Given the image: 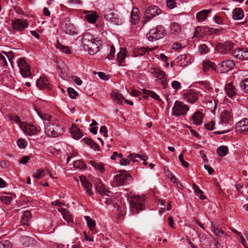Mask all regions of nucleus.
<instances>
[{"mask_svg":"<svg viewBox=\"0 0 248 248\" xmlns=\"http://www.w3.org/2000/svg\"><path fill=\"white\" fill-rule=\"evenodd\" d=\"M89 163L95 169H97L100 172L103 173L105 171L104 165L99 162H95L94 161L91 160Z\"/></svg>","mask_w":248,"mask_h":248,"instance_id":"c9c22d12","label":"nucleus"},{"mask_svg":"<svg viewBox=\"0 0 248 248\" xmlns=\"http://www.w3.org/2000/svg\"><path fill=\"white\" fill-rule=\"evenodd\" d=\"M29 25V21L25 19H16L12 22L13 28L18 31H23Z\"/></svg>","mask_w":248,"mask_h":248,"instance_id":"f8f14e48","label":"nucleus"},{"mask_svg":"<svg viewBox=\"0 0 248 248\" xmlns=\"http://www.w3.org/2000/svg\"><path fill=\"white\" fill-rule=\"evenodd\" d=\"M232 55L239 60L248 59V48H237L232 52Z\"/></svg>","mask_w":248,"mask_h":248,"instance_id":"4468645a","label":"nucleus"},{"mask_svg":"<svg viewBox=\"0 0 248 248\" xmlns=\"http://www.w3.org/2000/svg\"><path fill=\"white\" fill-rule=\"evenodd\" d=\"M170 30L172 34L178 33L181 31V26L178 23L173 22L170 26Z\"/></svg>","mask_w":248,"mask_h":248,"instance_id":"e433bc0d","label":"nucleus"},{"mask_svg":"<svg viewBox=\"0 0 248 248\" xmlns=\"http://www.w3.org/2000/svg\"><path fill=\"white\" fill-rule=\"evenodd\" d=\"M199 50L201 54H205L208 52L209 49L205 44H202L199 47Z\"/></svg>","mask_w":248,"mask_h":248,"instance_id":"4d7b16f0","label":"nucleus"},{"mask_svg":"<svg viewBox=\"0 0 248 248\" xmlns=\"http://www.w3.org/2000/svg\"><path fill=\"white\" fill-rule=\"evenodd\" d=\"M20 127L25 133L29 135H32L37 131V128L32 125L27 124L26 123L20 124Z\"/></svg>","mask_w":248,"mask_h":248,"instance_id":"a211bd4d","label":"nucleus"},{"mask_svg":"<svg viewBox=\"0 0 248 248\" xmlns=\"http://www.w3.org/2000/svg\"><path fill=\"white\" fill-rule=\"evenodd\" d=\"M211 231L215 235L219 237L227 235V234L219 227V225L217 223H212Z\"/></svg>","mask_w":248,"mask_h":248,"instance_id":"aec40b11","label":"nucleus"},{"mask_svg":"<svg viewBox=\"0 0 248 248\" xmlns=\"http://www.w3.org/2000/svg\"><path fill=\"white\" fill-rule=\"evenodd\" d=\"M37 87L40 90L44 89H49L50 84L46 78L41 77L36 81Z\"/></svg>","mask_w":248,"mask_h":248,"instance_id":"412c9836","label":"nucleus"},{"mask_svg":"<svg viewBox=\"0 0 248 248\" xmlns=\"http://www.w3.org/2000/svg\"><path fill=\"white\" fill-rule=\"evenodd\" d=\"M58 211L61 213L62 215L63 218L68 222H71L73 221V218L71 215L70 214L69 211L64 208H59Z\"/></svg>","mask_w":248,"mask_h":248,"instance_id":"c756f323","label":"nucleus"},{"mask_svg":"<svg viewBox=\"0 0 248 248\" xmlns=\"http://www.w3.org/2000/svg\"><path fill=\"white\" fill-rule=\"evenodd\" d=\"M225 89L229 97L232 98L236 95L235 88L232 85V82L226 84Z\"/></svg>","mask_w":248,"mask_h":248,"instance_id":"bb28decb","label":"nucleus"},{"mask_svg":"<svg viewBox=\"0 0 248 248\" xmlns=\"http://www.w3.org/2000/svg\"><path fill=\"white\" fill-rule=\"evenodd\" d=\"M234 44L229 41L222 43H218L217 46L216 50L217 52L225 54L229 53L233 48Z\"/></svg>","mask_w":248,"mask_h":248,"instance_id":"9b49d317","label":"nucleus"},{"mask_svg":"<svg viewBox=\"0 0 248 248\" xmlns=\"http://www.w3.org/2000/svg\"><path fill=\"white\" fill-rule=\"evenodd\" d=\"M32 216L29 210L25 211L22 217L21 223L23 225H29V221L31 218Z\"/></svg>","mask_w":248,"mask_h":248,"instance_id":"c85d7f7f","label":"nucleus"},{"mask_svg":"<svg viewBox=\"0 0 248 248\" xmlns=\"http://www.w3.org/2000/svg\"><path fill=\"white\" fill-rule=\"evenodd\" d=\"M102 42L97 38H95L88 32L83 34L81 39V45L85 50L93 55L99 51V46H101Z\"/></svg>","mask_w":248,"mask_h":248,"instance_id":"f257e3e1","label":"nucleus"},{"mask_svg":"<svg viewBox=\"0 0 248 248\" xmlns=\"http://www.w3.org/2000/svg\"><path fill=\"white\" fill-rule=\"evenodd\" d=\"M17 144L18 147L20 148H24L26 147V142L25 140L23 139H18L17 140Z\"/></svg>","mask_w":248,"mask_h":248,"instance_id":"bf43d9fd","label":"nucleus"},{"mask_svg":"<svg viewBox=\"0 0 248 248\" xmlns=\"http://www.w3.org/2000/svg\"><path fill=\"white\" fill-rule=\"evenodd\" d=\"M104 18L113 25H120L123 23L122 18L116 12L112 11H105Z\"/></svg>","mask_w":248,"mask_h":248,"instance_id":"39448f33","label":"nucleus"},{"mask_svg":"<svg viewBox=\"0 0 248 248\" xmlns=\"http://www.w3.org/2000/svg\"><path fill=\"white\" fill-rule=\"evenodd\" d=\"M211 10H203L199 12L196 14L197 20L199 22L203 21L207 17V15L210 13Z\"/></svg>","mask_w":248,"mask_h":248,"instance_id":"2f4dec72","label":"nucleus"},{"mask_svg":"<svg viewBox=\"0 0 248 248\" xmlns=\"http://www.w3.org/2000/svg\"><path fill=\"white\" fill-rule=\"evenodd\" d=\"M139 13V10L138 8H133L131 13V22L132 24L135 25L139 23L140 21Z\"/></svg>","mask_w":248,"mask_h":248,"instance_id":"cd10ccee","label":"nucleus"},{"mask_svg":"<svg viewBox=\"0 0 248 248\" xmlns=\"http://www.w3.org/2000/svg\"><path fill=\"white\" fill-rule=\"evenodd\" d=\"M179 159L180 161L181 162L183 166L185 167H188L189 164L188 163L185 161L183 159V155L182 154H180L179 155Z\"/></svg>","mask_w":248,"mask_h":248,"instance_id":"0e129e2a","label":"nucleus"},{"mask_svg":"<svg viewBox=\"0 0 248 248\" xmlns=\"http://www.w3.org/2000/svg\"><path fill=\"white\" fill-rule=\"evenodd\" d=\"M46 134L50 137H57L63 134L64 129L58 124H48L45 127Z\"/></svg>","mask_w":248,"mask_h":248,"instance_id":"7ed1b4c3","label":"nucleus"},{"mask_svg":"<svg viewBox=\"0 0 248 248\" xmlns=\"http://www.w3.org/2000/svg\"><path fill=\"white\" fill-rule=\"evenodd\" d=\"M0 166L2 168L6 169L9 167V163L8 161L3 160L0 162Z\"/></svg>","mask_w":248,"mask_h":248,"instance_id":"69168bd1","label":"nucleus"},{"mask_svg":"<svg viewBox=\"0 0 248 248\" xmlns=\"http://www.w3.org/2000/svg\"><path fill=\"white\" fill-rule=\"evenodd\" d=\"M37 113L39 115V116L42 119L44 120L49 121L51 120V119L52 118V116L51 115L47 114V113H44L42 114L39 112H37Z\"/></svg>","mask_w":248,"mask_h":248,"instance_id":"09e8293b","label":"nucleus"},{"mask_svg":"<svg viewBox=\"0 0 248 248\" xmlns=\"http://www.w3.org/2000/svg\"><path fill=\"white\" fill-rule=\"evenodd\" d=\"M151 74L156 78L157 80H160V83L163 86L164 89L167 86V76L165 72L161 69L154 67L151 69Z\"/></svg>","mask_w":248,"mask_h":248,"instance_id":"423d86ee","label":"nucleus"},{"mask_svg":"<svg viewBox=\"0 0 248 248\" xmlns=\"http://www.w3.org/2000/svg\"><path fill=\"white\" fill-rule=\"evenodd\" d=\"M19 72L24 78L29 77L31 76V67L29 64L22 58H19L17 61Z\"/></svg>","mask_w":248,"mask_h":248,"instance_id":"0eeeda50","label":"nucleus"},{"mask_svg":"<svg viewBox=\"0 0 248 248\" xmlns=\"http://www.w3.org/2000/svg\"><path fill=\"white\" fill-rule=\"evenodd\" d=\"M62 31L65 34L69 35H75L78 33L77 30L75 29L73 24L69 21L62 23L61 25Z\"/></svg>","mask_w":248,"mask_h":248,"instance_id":"ddd939ff","label":"nucleus"},{"mask_svg":"<svg viewBox=\"0 0 248 248\" xmlns=\"http://www.w3.org/2000/svg\"><path fill=\"white\" fill-rule=\"evenodd\" d=\"M128 157L130 161H132L134 162L136 161V160L134 159V158H140L142 160H146L147 159V156H146L145 155H140L135 153L131 154L129 155Z\"/></svg>","mask_w":248,"mask_h":248,"instance_id":"ea45409f","label":"nucleus"},{"mask_svg":"<svg viewBox=\"0 0 248 248\" xmlns=\"http://www.w3.org/2000/svg\"><path fill=\"white\" fill-rule=\"evenodd\" d=\"M176 2L174 0H167V5L170 9H173L176 6Z\"/></svg>","mask_w":248,"mask_h":248,"instance_id":"13d9d810","label":"nucleus"},{"mask_svg":"<svg viewBox=\"0 0 248 248\" xmlns=\"http://www.w3.org/2000/svg\"><path fill=\"white\" fill-rule=\"evenodd\" d=\"M45 175V170L43 169H40L38 170L37 172L34 173L33 177L37 179H40Z\"/></svg>","mask_w":248,"mask_h":248,"instance_id":"49530a36","label":"nucleus"},{"mask_svg":"<svg viewBox=\"0 0 248 248\" xmlns=\"http://www.w3.org/2000/svg\"><path fill=\"white\" fill-rule=\"evenodd\" d=\"M74 166L75 168H78L81 170H83L86 168V165L80 160H78L77 161H75L74 162Z\"/></svg>","mask_w":248,"mask_h":248,"instance_id":"a18cd8bd","label":"nucleus"},{"mask_svg":"<svg viewBox=\"0 0 248 248\" xmlns=\"http://www.w3.org/2000/svg\"><path fill=\"white\" fill-rule=\"evenodd\" d=\"M236 128L240 132L248 131V119H243L236 124Z\"/></svg>","mask_w":248,"mask_h":248,"instance_id":"4be33fe9","label":"nucleus"},{"mask_svg":"<svg viewBox=\"0 0 248 248\" xmlns=\"http://www.w3.org/2000/svg\"><path fill=\"white\" fill-rule=\"evenodd\" d=\"M213 65L214 63L210 61L203 62L202 64L203 72L204 73H207L210 70V68L215 69Z\"/></svg>","mask_w":248,"mask_h":248,"instance_id":"58836bf2","label":"nucleus"},{"mask_svg":"<svg viewBox=\"0 0 248 248\" xmlns=\"http://www.w3.org/2000/svg\"><path fill=\"white\" fill-rule=\"evenodd\" d=\"M244 17V12L239 8H235L232 11V18L234 20H240Z\"/></svg>","mask_w":248,"mask_h":248,"instance_id":"72a5a7b5","label":"nucleus"},{"mask_svg":"<svg viewBox=\"0 0 248 248\" xmlns=\"http://www.w3.org/2000/svg\"><path fill=\"white\" fill-rule=\"evenodd\" d=\"M56 47L58 49L61 50L62 52L65 53V54H70L71 51L69 49V47L64 46H63L62 44H60V43L58 42L57 44L56 45Z\"/></svg>","mask_w":248,"mask_h":248,"instance_id":"37998d69","label":"nucleus"},{"mask_svg":"<svg viewBox=\"0 0 248 248\" xmlns=\"http://www.w3.org/2000/svg\"><path fill=\"white\" fill-rule=\"evenodd\" d=\"M127 56V51L125 48H121L117 56V60L120 66L124 62L125 59Z\"/></svg>","mask_w":248,"mask_h":248,"instance_id":"a878e982","label":"nucleus"},{"mask_svg":"<svg viewBox=\"0 0 248 248\" xmlns=\"http://www.w3.org/2000/svg\"><path fill=\"white\" fill-rule=\"evenodd\" d=\"M70 130L73 138L76 140L80 139L83 136L81 130L75 124H72Z\"/></svg>","mask_w":248,"mask_h":248,"instance_id":"393cba45","label":"nucleus"},{"mask_svg":"<svg viewBox=\"0 0 248 248\" xmlns=\"http://www.w3.org/2000/svg\"><path fill=\"white\" fill-rule=\"evenodd\" d=\"M165 35L166 32L164 27L158 26L150 31L147 37L150 41H154L163 38Z\"/></svg>","mask_w":248,"mask_h":248,"instance_id":"20e7f679","label":"nucleus"},{"mask_svg":"<svg viewBox=\"0 0 248 248\" xmlns=\"http://www.w3.org/2000/svg\"><path fill=\"white\" fill-rule=\"evenodd\" d=\"M30 157L29 156H24L20 160V163L23 164H26L30 160Z\"/></svg>","mask_w":248,"mask_h":248,"instance_id":"338daca9","label":"nucleus"},{"mask_svg":"<svg viewBox=\"0 0 248 248\" xmlns=\"http://www.w3.org/2000/svg\"><path fill=\"white\" fill-rule=\"evenodd\" d=\"M9 119L10 120L13 121L15 123L19 124L20 123H23L21 122L20 119L18 116L12 114L9 115Z\"/></svg>","mask_w":248,"mask_h":248,"instance_id":"603ef678","label":"nucleus"},{"mask_svg":"<svg viewBox=\"0 0 248 248\" xmlns=\"http://www.w3.org/2000/svg\"><path fill=\"white\" fill-rule=\"evenodd\" d=\"M94 185L97 192L100 195L102 196H104V195L108 196V193H111L110 191L108 190L105 188L104 185L99 179H95Z\"/></svg>","mask_w":248,"mask_h":248,"instance_id":"2eb2a0df","label":"nucleus"},{"mask_svg":"<svg viewBox=\"0 0 248 248\" xmlns=\"http://www.w3.org/2000/svg\"><path fill=\"white\" fill-rule=\"evenodd\" d=\"M115 53V49L114 46L113 45H111L110 46V50L109 54L107 56L106 58L108 60H111L114 57V54Z\"/></svg>","mask_w":248,"mask_h":248,"instance_id":"3c124183","label":"nucleus"},{"mask_svg":"<svg viewBox=\"0 0 248 248\" xmlns=\"http://www.w3.org/2000/svg\"><path fill=\"white\" fill-rule=\"evenodd\" d=\"M85 218L87 221L88 226L89 227L90 230H93L95 227V222L94 220L92 219L90 217L85 216Z\"/></svg>","mask_w":248,"mask_h":248,"instance_id":"79ce46f5","label":"nucleus"},{"mask_svg":"<svg viewBox=\"0 0 248 248\" xmlns=\"http://www.w3.org/2000/svg\"><path fill=\"white\" fill-rule=\"evenodd\" d=\"M80 180L82 186L84 187V190L86 191V194L89 196H91L93 194L92 190V185L90 182L87 180L86 178L84 176L80 177Z\"/></svg>","mask_w":248,"mask_h":248,"instance_id":"f3484780","label":"nucleus"},{"mask_svg":"<svg viewBox=\"0 0 248 248\" xmlns=\"http://www.w3.org/2000/svg\"><path fill=\"white\" fill-rule=\"evenodd\" d=\"M172 87L175 90H178L181 87V84L177 81H173L171 83Z\"/></svg>","mask_w":248,"mask_h":248,"instance_id":"e2e57ef3","label":"nucleus"},{"mask_svg":"<svg viewBox=\"0 0 248 248\" xmlns=\"http://www.w3.org/2000/svg\"><path fill=\"white\" fill-rule=\"evenodd\" d=\"M217 152L220 156H224L228 152V148L227 146H221L217 149Z\"/></svg>","mask_w":248,"mask_h":248,"instance_id":"a19ab883","label":"nucleus"},{"mask_svg":"<svg viewBox=\"0 0 248 248\" xmlns=\"http://www.w3.org/2000/svg\"><path fill=\"white\" fill-rule=\"evenodd\" d=\"M111 97L113 101L117 104L121 105L124 100V98L122 94L118 91L114 90L111 93Z\"/></svg>","mask_w":248,"mask_h":248,"instance_id":"b1692460","label":"nucleus"},{"mask_svg":"<svg viewBox=\"0 0 248 248\" xmlns=\"http://www.w3.org/2000/svg\"><path fill=\"white\" fill-rule=\"evenodd\" d=\"M202 28L200 26L197 27V28L195 29L194 34L193 36V37H197V38H199V39H201V37L202 36V34H201L202 32Z\"/></svg>","mask_w":248,"mask_h":248,"instance_id":"8fccbe9b","label":"nucleus"},{"mask_svg":"<svg viewBox=\"0 0 248 248\" xmlns=\"http://www.w3.org/2000/svg\"><path fill=\"white\" fill-rule=\"evenodd\" d=\"M214 125L215 123L213 122H211L209 123L205 124L204 127L206 129L212 131L214 129Z\"/></svg>","mask_w":248,"mask_h":248,"instance_id":"052dcab7","label":"nucleus"},{"mask_svg":"<svg viewBox=\"0 0 248 248\" xmlns=\"http://www.w3.org/2000/svg\"><path fill=\"white\" fill-rule=\"evenodd\" d=\"M192 187L195 194L198 196L201 200H204L205 199V197L203 195L202 191L199 188L195 183L193 184Z\"/></svg>","mask_w":248,"mask_h":248,"instance_id":"4c0bfd02","label":"nucleus"},{"mask_svg":"<svg viewBox=\"0 0 248 248\" xmlns=\"http://www.w3.org/2000/svg\"><path fill=\"white\" fill-rule=\"evenodd\" d=\"M184 97L186 101L191 104L194 103L198 99L197 93L192 90L187 91L184 94Z\"/></svg>","mask_w":248,"mask_h":248,"instance_id":"dca6fc26","label":"nucleus"},{"mask_svg":"<svg viewBox=\"0 0 248 248\" xmlns=\"http://www.w3.org/2000/svg\"><path fill=\"white\" fill-rule=\"evenodd\" d=\"M100 133H102L104 134V135L105 137H108V130L107 129V127L105 126H101L100 128Z\"/></svg>","mask_w":248,"mask_h":248,"instance_id":"774afa93","label":"nucleus"},{"mask_svg":"<svg viewBox=\"0 0 248 248\" xmlns=\"http://www.w3.org/2000/svg\"><path fill=\"white\" fill-rule=\"evenodd\" d=\"M143 93L144 94V98H147L149 96L151 97L152 98L155 99L156 100H160V98L159 96L154 92L147 90L146 89L143 90Z\"/></svg>","mask_w":248,"mask_h":248,"instance_id":"f704fd0d","label":"nucleus"},{"mask_svg":"<svg viewBox=\"0 0 248 248\" xmlns=\"http://www.w3.org/2000/svg\"><path fill=\"white\" fill-rule=\"evenodd\" d=\"M231 111L228 110H224L221 114V121L222 124H226L231 119Z\"/></svg>","mask_w":248,"mask_h":248,"instance_id":"7c9ffc66","label":"nucleus"},{"mask_svg":"<svg viewBox=\"0 0 248 248\" xmlns=\"http://www.w3.org/2000/svg\"><path fill=\"white\" fill-rule=\"evenodd\" d=\"M167 175L168 178L172 182H173V183H176L177 179L176 177L171 172H169Z\"/></svg>","mask_w":248,"mask_h":248,"instance_id":"680f3d73","label":"nucleus"},{"mask_svg":"<svg viewBox=\"0 0 248 248\" xmlns=\"http://www.w3.org/2000/svg\"><path fill=\"white\" fill-rule=\"evenodd\" d=\"M235 65L233 61L226 60L221 62L220 64L221 71L222 72H226L232 69Z\"/></svg>","mask_w":248,"mask_h":248,"instance_id":"6ab92c4d","label":"nucleus"},{"mask_svg":"<svg viewBox=\"0 0 248 248\" xmlns=\"http://www.w3.org/2000/svg\"><path fill=\"white\" fill-rule=\"evenodd\" d=\"M161 10L156 6H151L148 7L145 11V19L142 21L143 24H145L147 20L146 19H150L160 14Z\"/></svg>","mask_w":248,"mask_h":248,"instance_id":"9d476101","label":"nucleus"},{"mask_svg":"<svg viewBox=\"0 0 248 248\" xmlns=\"http://www.w3.org/2000/svg\"><path fill=\"white\" fill-rule=\"evenodd\" d=\"M132 180L131 176L127 173L125 170L120 171V173L116 175L114 178V181L118 186L124 185Z\"/></svg>","mask_w":248,"mask_h":248,"instance_id":"6e6552de","label":"nucleus"},{"mask_svg":"<svg viewBox=\"0 0 248 248\" xmlns=\"http://www.w3.org/2000/svg\"><path fill=\"white\" fill-rule=\"evenodd\" d=\"M2 202L6 204H9L13 200V198L10 196H2L0 198Z\"/></svg>","mask_w":248,"mask_h":248,"instance_id":"5fc2aeb1","label":"nucleus"},{"mask_svg":"<svg viewBox=\"0 0 248 248\" xmlns=\"http://www.w3.org/2000/svg\"><path fill=\"white\" fill-rule=\"evenodd\" d=\"M154 48H148L146 47H142L138 49L137 52L138 55H144L147 51H151Z\"/></svg>","mask_w":248,"mask_h":248,"instance_id":"6e6d98bb","label":"nucleus"},{"mask_svg":"<svg viewBox=\"0 0 248 248\" xmlns=\"http://www.w3.org/2000/svg\"><path fill=\"white\" fill-rule=\"evenodd\" d=\"M12 245L10 241L6 240L0 242V248H11Z\"/></svg>","mask_w":248,"mask_h":248,"instance_id":"864d4df0","label":"nucleus"},{"mask_svg":"<svg viewBox=\"0 0 248 248\" xmlns=\"http://www.w3.org/2000/svg\"><path fill=\"white\" fill-rule=\"evenodd\" d=\"M240 86L245 93H248V78H246L241 81Z\"/></svg>","mask_w":248,"mask_h":248,"instance_id":"c03bdc74","label":"nucleus"},{"mask_svg":"<svg viewBox=\"0 0 248 248\" xmlns=\"http://www.w3.org/2000/svg\"><path fill=\"white\" fill-rule=\"evenodd\" d=\"M144 199L139 196H133L130 198V210L133 215L138 214L144 210Z\"/></svg>","mask_w":248,"mask_h":248,"instance_id":"f03ea898","label":"nucleus"},{"mask_svg":"<svg viewBox=\"0 0 248 248\" xmlns=\"http://www.w3.org/2000/svg\"><path fill=\"white\" fill-rule=\"evenodd\" d=\"M188 106L183 102L179 101H175L172 108V113L173 115L178 116L181 115H185L188 110Z\"/></svg>","mask_w":248,"mask_h":248,"instance_id":"1a4fd4ad","label":"nucleus"},{"mask_svg":"<svg viewBox=\"0 0 248 248\" xmlns=\"http://www.w3.org/2000/svg\"><path fill=\"white\" fill-rule=\"evenodd\" d=\"M67 91L69 96L72 99L76 98L78 94V93L76 91H75L73 88L70 87H69L67 89Z\"/></svg>","mask_w":248,"mask_h":248,"instance_id":"de8ad7c7","label":"nucleus"},{"mask_svg":"<svg viewBox=\"0 0 248 248\" xmlns=\"http://www.w3.org/2000/svg\"><path fill=\"white\" fill-rule=\"evenodd\" d=\"M84 14H86L85 18L87 21L90 23H95L98 18V16L95 12L85 11Z\"/></svg>","mask_w":248,"mask_h":248,"instance_id":"5701e85b","label":"nucleus"},{"mask_svg":"<svg viewBox=\"0 0 248 248\" xmlns=\"http://www.w3.org/2000/svg\"><path fill=\"white\" fill-rule=\"evenodd\" d=\"M203 114L200 111L196 112L192 117L193 123L199 125L202 122Z\"/></svg>","mask_w":248,"mask_h":248,"instance_id":"473e14b6","label":"nucleus"}]
</instances>
